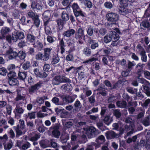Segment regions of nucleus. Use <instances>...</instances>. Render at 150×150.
Returning <instances> with one entry per match:
<instances>
[{"instance_id": "12", "label": "nucleus", "mask_w": 150, "mask_h": 150, "mask_svg": "<svg viewBox=\"0 0 150 150\" xmlns=\"http://www.w3.org/2000/svg\"><path fill=\"white\" fill-rule=\"evenodd\" d=\"M51 13L49 11H45L43 14L42 18L44 22L45 26L47 25L49 21L50 17V16Z\"/></svg>"}, {"instance_id": "54", "label": "nucleus", "mask_w": 150, "mask_h": 150, "mask_svg": "<svg viewBox=\"0 0 150 150\" xmlns=\"http://www.w3.org/2000/svg\"><path fill=\"white\" fill-rule=\"evenodd\" d=\"M150 103V99L148 98L143 103H142L141 102V106L144 107L146 108L148 106L149 104Z\"/></svg>"}, {"instance_id": "20", "label": "nucleus", "mask_w": 150, "mask_h": 150, "mask_svg": "<svg viewBox=\"0 0 150 150\" xmlns=\"http://www.w3.org/2000/svg\"><path fill=\"white\" fill-rule=\"evenodd\" d=\"M61 17L63 21H67L69 19V16L67 10L64 11L62 13Z\"/></svg>"}, {"instance_id": "16", "label": "nucleus", "mask_w": 150, "mask_h": 150, "mask_svg": "<svg viewBox=\"0 0 150 150\" xmlns=\"http://www.w3.org/2000/svg\"><path fill=\"white\" fill-rule=\"evenodd\" d=\"M145 28L150 29V18L149 20L147 18H145L141 22V25Z\"/></svg>"}, {"instance_id": "38", "label": "nucleus", "mask_w": 150, "mask_h": 150, "mask_svg": "<svg viewBox=\"0 0 150 150\" xmlns=\"http://www.w3.org/2000/svg\"><path fill=\"white\" fill-rule=\"evenodd\" d=\"M126 103L124 101H118L117 102V106L121 108H125L126 106Z\"/></svg>"}, {"instance_id": "41", "label": "nucleus", "mask_w": 150, "mask_h": 150, "mask_svg": "<svg viewBox=\"0 0 150 150\" xmlns=\"http://www.w3.org/2000/svg\"><path fill=\"white\" fill-rule=\"evenodd\" d=\"M9 84L11 86H15L18 83V81L16 79H9Z\"/></svg>"}, {"instance_id": "26", "label": "nucleus", "mask_w": 150, "mask_h": 150, "mask_svg": "<svg viewBox=\"0 0 150 150\" xmlns=\"http://www.w3.org/2000/svg\"><path fill=\"white\" fill-rule=\"evenodd\" d=\"M59 61V59L58 56L57 55H54L52 58L51 64L54 65L57 63Z\"/></svg>"}, {"instance_id": "45", "label": "nucleus", "mask_w": 150, "mask_h": 150, "mask_svg": "<svg viewBox=\"0 0 150 150\" xmlns=\"http://www.w3.org/2000/svg\"><path fill=\"white\" fill-rule=\"evenodd\" d=\"M7 71L6 69L4 67L0 68V75L5 76L6 75Z\"/></svg>"}, {"instance_id": "30", "label": "nucleus", "mask_w": 150, "mask_h": 150, "mask_svg": "<svg viewBox=\"0 0 150 150\" xmlns=\"http://www.w3.org/2000/svg\"><path fill=\"white\" fill-rule=\"evenodd\" d=\"M62 89H64L66 91H69L72 90V88L70 84H65L63 85L61 87Z\"/></svg>"}, {"instance_id": "47", "label": "nucleus", "mask_w": 150, "mask_h": 150, "mask_svg": "<svg viewBox=\"0 0 150 150\" xmlns=\"http://www.w3.org/2000/svg\"><path fill=\"white\" fill-rule=\"evenodd\" d=\"M21 60H23L26 57V54L23 51H20L18 54V55Z\"/></svg>"}, {"instance_id": "53", "label": "nucleus", "mask_w": 150, "mask_h": 150, "mask_svg": "<svg viewBox=\"0 0 150 150\" xmlns=\"http://www.w3.org/2000/svg\"><path fill=\"white\" fill-rule=\"evenodd\" d=\"M44 97H38L37 98L36 101L37 102L40 104H42L44 103Z\"/></svg>"}, {"instance_id": "4", "label": "nucleus", "mask_w": 150, "mask_h": 150, "mask_svg": "<svg viewBox=\"0 0 150 150\" xmlns=\"http://www.w3.org/2000/svg\"><path fill=\"white\" fill-rule=\"evenodd\" d=\"M24 38V34L23 32L18 31L14 33L12 36L10 35H7L6 37V39L9 43H11L12 40L13 42H16L18 40L23 39Z\"/></svg>"}, {"instance_id": "1", "label": "nucleus", "mask_w": 150, "mask_h": 150, "mask_svg": "<svg viewBox=\"0 0 150 150\" xmlns=\"http://www.w3.org/2000/svg\"><path fill=\"white\" fill-rule=\"evenodd\" d=\"M81 132L82 134L73 133L71 136V139L72 141H74L76 139L77 137L81 136L83 138L87 137L88 138H91L99 134V132L96 130L93 127H91L88 128L83 129Z\"/></svg>"}, {"instance_id": "22", "label": "nucleus", "mask_w": 150, "mask_h": 150, "mask_svg": "<svg viewBox=\"0 0 150 150\" xmlns=\"http://www.w3.org/2000/svg\"><path fill=\"white\" fill-rule=\"evenodd\" d=\"M74 106L75 110L76 111H79L82 107L80 102L78 100L75 101L74 104Z\"/></svg>"}, {"instance_id": "46", "label": "nucleus", "mask_w": 150, "mask_h": 150, "mask_svg": "<svg viewBox=\"0 0 150 150\" xmlns=\"http://www.w3.org/2000/svg\"><path fill=\"white\" fill-rule=\"evenodd\" d=\"M9 79H16V73L14 72H10L8 75Z\"/></svg>"}, {"instance_id": "9", "label": "nucleus", "mask_w": 150, "mask_h": 150, "mask_svg": "<svg viewBox=\"0 0 150 150\" xmlns=\"http://www.w3.org/2000/svg\"><path fill=\"white\" fill-rule=\"evenodd\" d=\"M72 7L75 16L77 17L79 16H84V14L80 10V8L77 4L74 3Z\"/></svg>"}, {"instance_id": "28", "label": "nucleus", "mask_w": 150, "mask_h": 150, "mask_svg": "<svg viewBox=\"0 0 150 150\" xmlns=\"http://www.w3.org/2000/svg\"><path fill=\"white\" fill-rule=\"evenodd\" d=\"M90 44H91V48L92 49H95L98 46V43L92 40H90Z\"/></svg>"}, {"instance_id": "55", "label": "nucleus", "mask_w": 150, "mask_h": 150, "mask_svg": "<svg viewBox=\"0 0 150 150\" xmlns=\"http://www.w3.org/2000/svg\"><path fill=\"white\" fill-rule=\"evenodd\" d=\"M104 5L105 8L109 9H111L113 6L112 4L109 1H107L105 2L104 3Z\"/></svg>"}, {"instance_id": "2", "label": "nucleus", "mask_w": 150, "mask_h": 150, "mask_svg": "<svg viewBox=\"0 0 150 150\" xmlns=\"http://www.w3.org/2000/svg\"><path fill=\"white\" fill-rule=\"evenodd\" d=\"M120 31L118 29H114L105 36L103 39L104 42L107 43L110 42L112 40L113 41L116 42L119 39L118 35Z\"/></svg>"}, {"instance_id": "31", "label": "nucleus", "mask_w": 150, "mask_h": 150, "mask_svg": "<svg viewBox=\"0 0 150 150\" xmlns=\"http://www.w3.org/2000/svg\"><path fill=\"white\" fill-rule=\"evenodd\" d=\"M87 33L89 36H91L93 35V33L94 29L91 25H89L88 26L86 29Z\"/></svg>"}, {"instance_id": "51", "label": "nucleus", "mask_w": 150, "mask_h": 150, "mask_svg": "<svg viewBox=\"0 0 150 150\" xmlns=\"http://www.w3.org/2000/svg\"><path fill=\"white\" fill-rule=\"evenodd\" d=\"M15 100L16 101H18L20 100H25V96H22L21 94L17 93L16 97L15 98Z\"/></svg>"}, {"instance_id": "5", "label": "nucleus", "mask_w": 150, "mask_h": 150, "mask_svg": "<svg viewBox=\"0 0 150 150\" xmlns=\"http://www.w3.org/2000/svg\"><path fill=\"white\" fill-rule=\"evenodd\" d=\"M141 84L143 89L141 87V90L145 93L147 97H150V83L143 78H141Z\"/></svg>"}, {"instance_id": "58", "label": "nucleus", "mask_w": 150, "mask_h": 150, "mask_svg": "<svg viewBox=\"0 0 150 150\" xmlns=\"http://www.w3.org/2000/svg\"><path fill=\"white\" fill-rule=\"evenodd\" d=\"M84 3L88 8H91L92 7V4L91 2L88 0H85Z\"/></svg>"}, {"instance_id": "48", "label": "nucleus", "mask_w": 150, "mask_h": 150, "mask_svg": "<svg viewBox=\"0 0 150 150\" xmlns=\"http://www.w3.org/2000/svg\"><path fill=\"white\" fill-rule=\"evenodd\" d=\"M83 51V54L87 56H89L91 53V49L87 47L84 48Z\"/></svg>"}, {"instance_id": "8", "label": "nucleus", "mask_w": 150, "mask_h": 150, "mask_svg": "<svg viewBox=\"0 0 150 150\" xmlns=\"http://www.w3.org/2000/svg\"><path fill=\"white\" fill-rule=\"evenodd\" d=\"M149 133H148L147 134H145L146 140H143L141 139V147L142 146H145V148L147 150L150 149V137L149 136Z\"/></svg>"}, {"instance_id": "19", "label": "nucleus", "mask_w": 150, "mask_h": 150, "mask_svg": "<svg viewBox=\"0 0 150 150\" xmlns=\"http://www.w3.org/2000/svg\"><path fill=\"white\" fill-rule=\"evenodd\" d=\"M75 33V31L73 29H70L67 30L65 31L63 33L64 35L67 37H69L73 35Z\"/></svg>"}, {"instance_id": "21", "label": "nucleus", "mask_w": 150, "mask_h": 150, "mask_svg": "<svg viewBox=\"0 0 150 150\" xmlns=\"http://www.w3.org/2000/svg\"><path fill=\"white\" fill-rule=\"evenodd\" d=\"M141 123L145 126L150 125V118L149 116L145 117L143 120H141Z\"/></svg>"}, {"instance_id": "60", "label": "nucleus", "mask_w": 150, "mask_h": 150, "mask_svg": "<svg viewBox=\"0 0 150 150\" xmlns=\"http://www.w3.org/2000/svg\"><path fill=\"white\" fill-rule=\"evenodd\" d=\"M127 91L129 93L133 94L135 93H137V89H133L132 88H129L127 89Z\"/></svg>"}, {"instance_id": "33", "label": "nucleus", "mask_w": 150, "mask_h": 150, "mask_svg": "<svg viewBox=\"0 0 150 150\" xmlns=\"http://www.w3.org/2000/svg\"><path fill=\"white\" fill-rule=\"evenodd\" d=\"M23 112L24 110L22 108L17 106H16L14 111V112L15 115L18 114H22L23 113Z\"/></svg>"}, {"instance_id": "13", "label": "nucleus", "mask_w": 150, "mask_h": 150, "mask_svg": "<svg viewBox=\"0 0 150 150\" xmlns=\"http://www.w3.org/2000/svg\"><path fill=\"white\" fill-rule=\"evenodd\" d=\"M125 6H119L118 12L120 14L124 15L130 13L131 10Z\"/></svg>"}, {"instance_id": "63", "label": "nucleus", "mask_w": 150, "mask_h": 150, "mask_svg": "<svg viewBox=\"0 0 150 150\" xmlns=\"http://www.w3.org/2000/svg\"><path fill=\"white\" fill-rule=\"evenodd\" d=\"M98 60V59L96 58L92 57L91 58H90L88 59L86 61L84 62H83V63H88L90 62H92L94 61L97 60Z\"/></svg>"}, {"instance_id": "29", "label": "nucleus", "mask_w": 150, "mask_h": 150, "mask_svg": "<svg viewBox=\"0 0 150 150\" xmlns=\"http://www.w3.org/2000/svg\"><path fill=\"white\" fill-rule=\"evenodd\" d=\"M53 137L56 138H58L60 135V133L58 129L54 128L52 132Z\"/></svg>"}, {"instance_id": "36", "label": "nucleus", "mask_w": 150, "mask_h": 150, "mask_svg": "<svg viewBox=\"0 0 150 150\" xmlns=\"http://www.w3.org/2000/svg\"><path fill=\"white\" fill-rule=\"evenodd\" d=\"M32 8L34 9H37L40 10L42 9V6L40 5L39 4H37L35 2H32L31 5Z\"/></svg>"}, {"instance_id": "7", "label": "nucleus", "mask_w": 150, "mask_h": 150, "mask_svg": "<svg viewBox=\"0 0 150 150\" xmlns=\"http://www.w3.org/2000/svg\"><path fill=\"white\" fill-rule=\"evenodd\" d=\"M106 18L108 21L113 22V24L115 25H116V24L114 23L118 21L119 19L118 15L113 13H110L107 14L106 15Z\"/></svg>"}, {"instance_id": "32", "label": "nucleus", "mask_w": 150, "mask_h": 150, "mask_svg": "<svg viewBox=\"0 0 150 150\" xmlns=\"http://www.w3.org/2000/svg\"><path fill=\"white\" fill-rule=\"evenodd\" d=\"M105 140L104 137L103 135H101L98 137L96 141L98 144L99 145H100L104 143Z\"/></svg>"}, {"instance_id": "61", "label": "nucleus", "mask_w": 150, "mask_h": 150, "mask_svg": "<svg viewBox=\"0 0 150 150\" xmlns=\"http://www.w3.org/2000/svg\"><path fill=\"white\" fill-rule=\"evenodd\" d=\"M30 66V63L29 62H27L23 65V68L24 69L26 70L28 69Z\"/></svg>"}, {"instance_id": "39", "label": "nucleus", "mask_w": 150, "mask_h": 150, "mask_svg": "<svg viewBox=\"0 0 150 150\" xmlns=\"http://www.w3.org/2000/svg\"><path fill=\"white\" fill-rule=\"evenodd\" d=\"M33 20L34 21V23L35 26L37 27H39L40 24V21L38 18V16L36 15V16L33 18Z\"/></svg>"}, {"instance_id": "62", "label": "nucleus", "mask_w": 150, "mask_h": 150, "mask_svg": "<svg viewBox=\"0 0 150 150\" xmlns=\"http://www.w3.org/2000/svg\"><path fill=\"white\" fill-rule=\"evenodd\" d=\"M47 115V114L43 113L41 111H40L37 113V116L39 117H43Z\"/></svg>"}, {"instance_id": "64", "label": "nucleus", "mask_w": 150, "mask_h": 150, "mask_svg": "<svg viewBox=\"0 0 150 150\" xmlns=\"http://www.w3.org/2000/svg\"><path fill=\"white\" fill-rule=\"evenodd\" d=\"M28 15L29 17L34 18L35 16H36L34 13L32 11H29L28 13Z\"/></svg>"}, {"instance_id": "3", "label": "nucleus", "mask_w": 150, "mask_h": 150, "mask_svg": "<svg viewBox=\"0 0 150 150\" xmlns=\"http://www.w3.org/2000/svg\"><path fill=\"white\" fill-rule=\"evenodd\" d=\"M52 49L51 48H46L44 49V54H43L40 52H39L35 56V58L38 60L47 61L50 57L51 52Z\"/></svg>"}, {"instance_id": "52", "label": "nucleus", "mask_w": 150, "mask_h": 150, "mask_svg": "<svg viewBox=\"0 0 150 150\" xmlns=\"http://www.w3.org/2000/svg\"><path fill=\"white\" fill-rule=\"evenodd\" d=\"M8 133L9 136V137L12 139H13L15 137V134L13 130L10 129L8 131Z\"/></svg>"}, {"instance_id": "15", "label": "nucleus", "mask_w": 150, "mask_h": 150, "mask_svg": "<svg viewBox=\"0 0 150 150\" xmlns=\"http://www.w3.org/2000/svg\"><path fill=\"white\" fill-rule=\"evenodd\" d=\"M11 31L10 28L7 27H4L1 30V35L4 37L6 35Z\"/></svg>"}, {"instance_id": "10", "label": "nucleus", "mask_w": 150, "mask_h": 150, "mask_svg": "<svg viewBox=\"0 0 150 150\" xmlns=\"http://www.w3.org/2000/svg\"><path fill=\"white\" fill-rule=\"evenodd\" d=\"M84 37V30L81 28H79L78 29L77 33L75 35V38L79 40L78 42L79 43L82 44L83 42L81 40Z\"/></svg>"}, {"instance_id": "40", "label": "nucleus", "mask_w": 150, "mask_h": 150, "mask_svg": "<svg viewBox=\"0 0 150 150\" xmlns=\"http://www.w3.org/2000/svg\"><path fill=\"white\" fill-rule=\"evenodd\" d=\"M27 74L25 72H20L18 74V78L21 80L23 81L26 76Z\"/></svg>"}, {"instance_id": "49", "label": "nucleus", "mask_w": 150, "mask_h": 150, "mask_svg": "<svg viewBox=\"0 0 150 150\" xmlns=\"http://www.w3.org/2000/svg\"><path fill=\"white\" fill-rule=\"evenodd\" d=\"M35 47H37L38 48L41 49L43 47V44L40 42L37 41L33 45Z\"/></svg>"}, {"instance_id": "34", "label": "nucleus", "mask_w": 150, "mask_h": 150, "mask_svg": "<svg viewBox=\"0 0 150 150\" xmlns=\"http://www.w3.org/2000/svg\"><path fill=\"white\" fill-rule=\"evenodd\" d=\"M24 116L26 119H34L35 118V113L34 112L28 113V114H25Z\"/></svg>"}, {"instance_id": "18", "label": "nucleus", "mask_w": 150, "mask_h": 150, "mask_svg": "<svg viewBox=\"0 0 150 150\" xmlns=\"http://www.w3.org/2000/svg\"><path fill=\"white\" fill-rule=\"evenodd\" d=\"M3 144L5 150H9L13 146V143L12 142V140H10L9 142L7 143H4Z\"/></svg>"}, {"instance_id": "50", "label": "nucleus", "mask_w": 150, "mask_h": 150, "mask_svg": "<svg viewBox=\"0 0 150 150\" xmlns=\"http://www.w3.org/2000/svg\"><path fill=\"white\" fill-rule=\"evenodd\" d=\"M60 49L61 50V54H63L65 51V49L64 47L65 45H64V43L63 41V39H62L60 42Z\"/></svg>"}, {"instance_id": "42", "label": "nucleus", "mask_w": 150, "mask_h": 150, "mask_svg": "<svg viewBox=\"0 0 150 150\" xmlns=\"http://www.w3.org/2000/svg\"><path fill=\"white\" fill-rule=\"evenodd\" d=\"M81 68V67H79L78 68L76 69L77 70V71L79 72L78 73V77L81 80L82 79L84 78V73L82 71L80 72L79 71V70Z\"/></svg>"}, {"instance_id": "37", "label": "nucleus", "mask_w": 150, "mask_h": 150, "mask_svg": "<svg viewBox=\"0 0 150 150\" xmlns=\"http://www.w3.org/2000/svg\"><path fill=\"white\" fill-rule=\"evenodd\" d=\"M127 1L129 2L132 1L130 0H120V6L127 7L128 4Z\"/></svg>"}, {"instance_id": "14", "label": "nucleus", "mask_w": 150, "mask_h": 150, "mask_svg": "<svg viewBox=\"0 0 150 150\" xmlns=\"http://www.w3.org/2000/svg\"><path fill=\"white\" fill-rule=\"evenodd\" d=\"M40 134H36L33 132L29 135L28 139L32 141H35L38 139L40 138Z\"/></svg>"}, {"instance_id": "17", "label": "nucleus", "mask_w": 150, "mask_h": 150, "mask_svg": "<svg viewBox=\"0 0 150 150\" xmlns=\"http://www.w3.org/2000/svg\"><path fill=\"white\" fill-rule=\"evenodd\" d=\"M106 136L107 139H111L118 137V135L112 131L107 132L106 133Z\"/></svg>"}, {"instance_id": "56", "label": "nucleus", "mask_w": 150, "mask_h": 150, "mask_svg": "<svg viewBox=\"0 0 150 150\" xmlns=\"http://www.w3.org/2000/svg\"><path fill=\"white\" fill-rule=\"evenodd\" d=\"M16 137H19L21 135L23 134L22 132L19 129V126H17V128L16 129Z\"/></svg>"}, {"instance_id": "23", "label": "nucleus", "mask_w": 150, "mask_h": 150, "mask_svg": "<svg viewBox=\"0 0 150 150\" xmlns=\"http://www.w3.org/2000/svg\"><path fill=\"white\" fill-rule=\"evenodd\" d=\"M47 140H42L40 143V146L43 148H45L50 146Z\"/></svg>"}, {"instance_id": "43", "label": "nucleus", "mask_w": 150, "mask_h": 150, "mask_svg": "<svg viewBox=\"0 0 150 150\" xmlns=\"http://www.w3.org/2000/svg\"><path fill=\"white\" fill-rule=\"evenodd\" d=\"M125 129H127V131H128L129 130L130 131L127 134V135L128 136H130L133 133V131L134 130V128L132 126H131L130 127H128L127 125H126L125 126Z\"/></svg>"}, {"instance_id": "35", "label": "nucleus", "mask_w": 150, "mask_h": 150, "mask_svg": "<svg viewBox=\"0 0 150 150\" xmlns=\"http://www.w3.org/2000/svg\"><path fill=\"white\" fill-rule=\"evenodd\" d=\"M104 121L105 123L108 125L112 122V120L110 116H106L105 117Z\"/></svg>"}, {"instance_id": "44", "label": "nucleus", "mask_w": 150, "mask_h": 150, "mask_svg": "<svg viewBox=\"0 0 150 150\" xmlns=\"http://www.w3.org/2000/svg\"><path fill=\"white\" fill-rule=\"evenodd\" d=\"M59 99L57 97H54L52 99V102L57 105H62L63 104L62 103L59 102Z\"/></svg>"}, {"instance_id": "27", "label": "nucleus", "mask_w": 150, "mask_h": 150, "mask_svg": "<svg viewBox=\"0 0 150 150\" xmlns=\"http://www.w3.org/2000/svg\"><path fill=\"white\" fill-rule=\"evenodd\" d=\"M35 36L30 34H28L27 35V41L30 42H33L35 40Z\"/></svg>"}, {"instance_id": "24", "label": "nucleus", "mask_w": 150, "mask_h": 150, "mask_svg": "<svg viewBox=\"0 0 150 150\" xmlns=\"http://www.w3.org/2000/svg\"><path fill=\"white\" fill-rule=\"evenodd\" d=\"M141 60L144 62H146L147 57L146 54V52L143 47L141 46Z\"/></svg>"}, {"instance_id": "11", "label": "nucleus", "mask_w": 150, "mask_h": 150, "mask_svg": "<svg viewBox=\"0 0 150 150\" xmlns=\"http://www.w3.org/2000/svg\"><path fill=\"white\" fill-rule=\"evenodd\" d=\"M6 54L10 59L15 58L18 55L17 53L11 48H10L6 51Z\"/></svg>"}, {"instance_id": "57", "label": "nucleus", "mask_w": 150, "mask_h": 150, "mask_svg": "<svg viewBox=\"0 0 150 150\" xmlns=\"http://www.w3.org/2000/svg\"><path fill=\"white\" fill-rule=\"evenodd\" d=\"M64 126L67 128H70L72 127H74L73 123L71 122H68L65 123H63Z\"/></svg>"}, {"instance_id": "6", "label": "nucleus", "mask_w": 150, "mask_h": 150, "mask_svg": "<svg viewBox=\"0 0 150 150\" xmlns=\"http://www.w3.org/2000/svg\"><path fill=\"white\" fill-rule=\"evenodd\" d=\"M69 79L62 76H55L52 80V83L54 85H58L60 83L69 82Z\"/></svg>"}, {"instance_id": "25", "label": "nucleus", "mask_w": 150, "mask_h": 150, "mask_svg": "<svg viewBox=\"0 0 150 150\" xmlns=\"http://www.w3.org/2000/svg\"><path fill=\"white\" fill-rule=\"evenodd\" d=\"M40 86V83H37L30 88L29 89V91L30 93H32L34 91L39 89Z\"/></svg>"}, {"instance_id": "59", "label": "nucleus", "mask_w": 150, "mask_h": 150, "mask_svg": "<svg viewBox=\"0 0 150 150\" xmlns=\"http://www.w3.org/2000/svg\"><path fill=\"white\" fill-rule=\"evenodd\" d=\"M144 77L146 79L150 80V72L147 71L144 72Z\"/></svg>"}]
</instances>
